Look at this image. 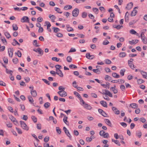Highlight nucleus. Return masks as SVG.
<instances>
[{
    "instance_id": "obj_1",
    "label": "nucleus",
    "mask_w": 147,
    "mask_h": 147,
    "mask_svg": "<svg viewBox=\"0 0 147 147\" xmlns=\"http://www.w3.org/2000/svg\"><path fill=\"white\" fill-rule=\"evenodd\" d=\"M140 36L143 43L144 44H146L147 43V39L144 36V32H141Z\"/></svg>"
},
{
    "instance_id": "obj_2",
    "label": "nucleus",
    "mask_w": 147,
    "mask_h": 147,
    "mask_svg": "<svg viewBox=\"0 0 147 147\" xmlns=\"http://www.w3.org/2000/svg\"><path fill=\"white\" fill-rule=\"evenodd\" d=\"M79 12V10L78 8H75L72 12L73 16L75 17H77L78 15Z\"/></svg>"
},
{
    "instance_id": "obj_3",
    "label": "nucleus",
    "mask_w": 147,
    "mask_h": 147,
    "mask_svg": "<svg viewBox=\"0 0 147 147\" xmlns=\"http://www.w3.org/2000/svg\"><path fill=\"white\" fill-rule=\"evenodd\" d=\"M104 91L105 92V93H102L100 91H99V92L101 94H105L106 95H107L109 96L112 97H113V95L110 92V91L108 90H105Z\"/></svg>"
},
{
    "instance_id": "obj_4",
    "label": "nucleus",
    "mask_w": 147,
    "mask_h": 147,
    "mask_svg": "<svg viewBox=\"0 0 147 147\" xmlns=\"http://www.w3.org/2000/svg\"><path fill=\"white\" fill-rule=\"evenodd\" d=\"M20 124L21 125V127L24 129L28 130V129H27L26 127L27 125L26 123L23 121H20Z\"/></svg>"
},
{
    "instance_id": "obj_5",
    "label": "nucleus",
    "mask_w": 147,
    "mask_h": 147,
    "mask_svg": "<svg viewBox=\"0 0 147 147\" xmlns=\"http://www.w3.org/2000/svg\"><path fill=\"white\" fill-rule=\"evenodd\" d=\"M21 22H28L29 23V19L27 16H24L21 20Z\"/></svg>"
},
{
    "instance_id": "obj_6",
    "label": "nucleus",
    "mask_w": 147,
    "mask_h": 147,
    "mask_svg": "<svg viewBox=\"0 0 147 147\" xmlns=\"http://www.w3.org/2000/svg\"><path fill=\"white\" fill-rule=\"evenodd\" d=\"M63 129L65 133L69 137V138L71 139V136L69 132V131L67 129V128L65 127H63Z\"/></svg>"
},
{
    "instance_id": "obj_7",
    "label": "nucleus",
    "mask_w": 147,
    "mask_h": 147,
    "mask_svg": "<svg viewBox=\"0 0 147 147\" xmlns=\"http://www.w3.org/2000/svg\"><path fill=\"white\" fill-rule=\"evenodd\" d=\"M57 93L61 97H65L67 96V92L65 91L61 92V91H58Z\"/></svg>"
},
{
    "instance_id": "obj_8",
    "label": "nucleus",
    "mask_w": 147,
    "mask_h": 147,
    "mask_svg": "<svg viewBox=\"0 0 147 147\" xmlns=\"http://www.w3.org/2000/svg\"><path fill=\"white\" fill-rule=\"evenodd\" d=\"M113 83H117L119 82V84H123L125 82V80H113L111 81Z\"/></svg>"
},
{
    "instance_id": "obj_9",
    "label": "nucleus",
    "mask_w": 147,
    "mask_h": 147,
    "mask_svg": "<svg viewBox=\"0 0 147 147\" xmlns=\"http://www.w3.org/2000/svg\"><path fill=\"white\" fill-rule=\"evenodd\" d=\"M138 8V7H135L134 8V10L131 11V16H135L136 15L137 13V11L135 9Z\"/></svg>"
},
{
    "instance_id": "obj_10",
    "label": "nucleus",
    "mask_w": 147,
    "mask_h": 147,
    "mask_svg": "<svg viewBox=\"0 0 147 147\" xmlns=\"http://www.w3.org/2000/svg\"><path fill=\"white\" fill-rule=\"evenodd\" d=\"M94 55H90L89 53H87L86 54V57L88 59H92L94 58Z\"/></svg>"
},
{
    "instance_id": "obj_11",
    "label": "nucleus",
    "mask_w": 147,
    "mask_h": 147,
    "mask_svg": "<svg viewBox=\"0 0 147 147\" xmlns=\"http://www.w3.org/2000/svg\"><path fill=\"white\" fill-rule=\"evenodd\" d=\"M112 110L115 114L118 115L119 114L120 111L117 110L116 107H112Z\"/></svg>"
},
{
    "instance_id": "obj_12",
    "label": "nucleus",
    "mask_w": 147,
    "mask_h": 147,
    "mask_svg": "<svg viewBox=\"0 0 147 147\" xmlns=\"http://www.w3.org/2000/svg\"><path fill=\"white\" fill-rule=\"evenodd\" d=\"M9 118L13 122H16L17 123H18L17 120L12 115H11L10 116H9Z\"/></svg>"
},
{
    "instance_id": "obj_13",
    "label": "nucleus",
    "mask_w": 147,
    "mask_h": 147,
    "mask_svg": "<svg viewBox=\"0 0 147 147\" xmlns=\"http://www.w3.org/2000/svg\"><path fill=\"white\" fill-rule=\"evenodd\" d=\"M13 49L12 48H10L9 49L8 53L10 57H12L13 55Z\"/></svg>"
},
{
    "instance_id": "obj_14",
    "label": "nucleus",
    "mask_w": 147,
    "mask_h": 147,
    "mask_svg": "<svg viewBox=\"0 0 147 147\" xmlns=\"http://www.w3.org/2000/svg\"><path fill=\"white\" fill-rule=\"evenodd\" d=\"M56 74L59 75V76L61 77H63V73H62L61 70L60 69L59 70L56 71Z\"/></svg>"
},
{
    "instance_id": "obj_15",
    "label": "nucleus",
    "mask_w": 147,
    "mask_h": 147,
    "mask_svg": "<svg viewBox=\"0 0 147 147\" xmlns=\"http://www.w3.org/2000/svg\"><path fill=\"white\" fill-rule=\"evenodd\" d=\"M133 5V3L132 2L129 3L127 4V6L126 7V8L129 10L132 8Z\"/></svg>"
},
{
    "instance_id": "obj_16",
    "label": "nucleus",
    "mask_w": 147,
    "mask_h": 147,
    "mask_svg": "<svg viewBox=\"0 0 147 147\" xmlns=\"http://www.w3.org/2000/svg\"><path fill=\"white\" fill-rule=\"evenodd\" d=\"M132 108L137 109L138 107V105L136 103H132L129 106Z\"/></svg>"
},
{
    "instance_id": "obj_17",
    "label": "nucleus",
    "mask_w": 147,
    "mask_h": 147,
    "mask_svg": "<svg viewBox=\"0 0 147 147\" xmlns=\"http://www.w3.org/2000/svg\"><path fill=\"white\" fill-rule=\"evenodd\" d=\"M30 93L33 97H36L37 96V93L36 90H33L32 89L31 90Z\"/></svg>"
},
{
    "instance_id": "obj_18",
    "label": "nucleus",
    "mask_w": 147,
    "mask_h": 147,
    "mask_svg": "<svg viewBox=\"0 0 147 147\" xmlns=\"http://www.w3.org/2000/svg\"><path fill=\"white\" fill-rule=\"evenodd\" d=\"M100 104L104 107H107V103L105 101L101 100L100 101Z\"/></svg>"
},
{
    "instance_id": "obj_19",
    "label": "nucleus",
    "mask_w": 147,
    "mask_h": 147,
    "mask_svg": "<svg viewBox=\"0 0 147 147\" xmlns=\"http://www.w3.org/2000/svg\"><path fill=\"white\" fill-rule=\"evenodd\" d=\"M105 123L109 126L111 127V123L110 121L108 119H104Z\"/></svg>"
},
{
    "instance_id": "obj_20",
    "label": "nucleus",
    "mask_w": 147,
    "mask_h": 147,
    "mask_svg": "<svg viewBox=\"0 0 147 147\" xmlns=\"http://www.w3.org/2000/svg\"><path fill=\"white\" fill-rule=\"evenodd\" d=\"M127 54L125 52H120L119 54V57L121 58H123L126 56Z\"/></svg>"
},
{
    "instance_id": "obj_21",
    "label": "nucleus",
    "mask_w": 147,
    "mask_h": 147,
    "mask_svg": "<svg viewBox=\"0 0 147 147\" xmlns=\"http://www.w3.org/2000/svg\"><path fill=\"white\" fill-rule=\"evenodd\" d=\"M141 73L143 78L147 79V73L143 71H141Z\"/></svg>"
},
{
    "instance_id": "obj_22",
    "label": "nucleus",
    "mask_w": 147,
    "mask_h": 147,
    "mask_svg": "<svg viewBox=\"0 0 147 147\" xmlns=\"http://www.w3.org/2000/svg\"><path fill=\"white\" fill-rule=\"evenodd\" d=\"M72 7L70 5H67L65 6L64 7V9L65 10H67L71 9Z\"/></svg>"
},
{
    "instance_id": "obj_23",
    "label": "nucleus",
    "mask_w": 147,
    "mask_h": 147,
    "mask_svg": "<svg viewBox=\"0 0 147 147\" xmlns=\"http://www.w3.org/2000/svg\"><path fill=\"white\" fill-rule=\"evenodd\" d=\"M101 85L104 88H109V85H110V83L109 82H106V84H101Z\"/></svg>"
},
{
    "instance_id": "obj_24",
    "label": "nucleus",
    "mask_w": 147,
    "mask_h": 147,
    "mask_svg": "<svg viewBox=\"0 0 147 147\" xmlns=\"http://www.w3.org/2000/svg\"><path fill=\"white\" fill-rule=\"evenodd\" d=\"M4 33L7 38H9L11 37V35H10V34L7 32H4Z\"/></svg>"
},
{
    "instance_id": "obj_25",
    "label": "nucleus",
    "mask_w": 147,
    "mask_h": 147,
    "mask_svg": "<svg viewBox=\"0 0 147 147\" xmlns=\"http://www.w3.org/2000/svg\"><path fill=\"white\" fill-rule=\"evenodd\" d=\"M84 107L85 108L88 110H91L92 108V107L90 105L86 103L85 104Z\"/></svg>"
},
{
    "instance_id": "obj_26",
    "label": "nucleus",
    "mask_w": 147,
    "mask_h": 147,
    "mask_svg": "<svg viewBox=\"0 0 147 147\" xmlns=\"http://www.w3.org/2000/svg\"><path fill=\"white\" fill-rule=\"evenodd\" d=\"M115 86H114V87H111L110 89L112 90V91L114 94H116L117 92V90L115 88Z\"/></svg>"
},
{
    "instance_id": "obj_27",
    "label": "nucleus",
    "mask_w": 147,
    "mask_h": 147,
    "mask_svg": "<svg viewBox=\"0 0 147 147\" xmlns=\"http://www.w3.org/2000/svg\"><path fill=\"white\" fill-rule=\"evenodd\" d=\"M67 117L66 116V115H65L64 116V118L63 119V122L67 125H68V122L67 121Z\"/></svg>"
},
{
    "instance_id": "obj_28",
    "label": "nucleus",
    "mask_w": 147,
    "mask_h": 147,
    "mask_svg": "<svg viewBox=\"0 0 147 147\" xmlns=\"http://www.w3.org/2000/svg\"><path fill=\"white\" fill-rule=\"evenodd\" d=\"M105 79L106 81H109L112 80V78L110 76L108 75H106L105 76Z\"/></svg>"
},
{
    "instance_id": "obj_29",
    "label": "nucleus",
    "mask_w": 147,
    "mask_h": 147,
    "mask_svg": "<svg viewBox=\"0 0 147 147\" xmlns=\"http://www.w3.org/2000/svg\"><path fill=\"white\" fill-rule=\"evenodd\" d=\"M13 30L14 31L17 30L18 29L17 25L16 24H13L12 25Z\"/></svg>"
},
{
    "instance_id": "obj_30",
    "label": "nucleus",
    "mask_w": 147,
    "mask_h": 147,
    "mask_svg": "<svg viewBox=\"0 0 147 147\" xmlns=\"http://www.w3.org/2000/svg\"><path fill=\"white\" fill-rule=\"evenodd\" d=\"M6 72L7 73L10 74L11 76H12V73L13 72V71L11 70H10L7 69V68H6Z\"/></svg>"
},
{
    "instance_id": "obj_31",
    "label": "nucleus",
    "mask_w": 147,
    "mask_h": 147,
    "mask_svg": "<svg viewBox=\"0 0 147 147\" xmlns=\"http://www.w3.org/2000/svg\"><path fill=\"white\" fill-rule=\"evenodd\" d=\"M37 52L39 54L42 55L43 53V51L40 48H38L37 49Z\"/></svg>"
},
{
    "instance_id": "obj_32",
    "label": "nucleus",
    "mask_w": 147,
    "mask_h": 147,
    "mask_svg": "<svg viewBox=\"0 0 147 147\" xmlns=\"http://www.w3.org/2000/svg\"><path fill=\"white\" fill-rule=\"evenodd\" d=\"M129 32L132 34H136V35H138V33L134 29H131L129 31Z\"/></svg>"
},
{
    "instance_id": "obj_33",
    "label": "nucleus",
    "mask_w": 147,
    "mask_h": 147,
    "mask_svg": "<svg viewBox=\"0 0 147 147\" xmlns=\"http://www.w3.org/2000/svg\"><path fill=\"white\" fill-rule=\"evenodd\" d=\"M93 72L95 73L98 74H99L101 73L100 71L98 69H93L92 70Z\"/></svg>"
},
{
    "instance_id": "obj_34",
    "label": "nucleus",
    "mask_w": 147,
    "mask_h": 147,
    "mask_svg": "<svg viewBox=\"0 0 147 147\" xmlns=\"http://www.w3.org/2000/svg\"><path fill=\"white\" fill-rule=\"evenodd\" d=\"M28 98L29 101L31 104L33 103L34 100L32 97L31 96H28Z\"/></svg>"
},
{
    "instance_id": "obj_35",
    "label": "nucleus",
    "mask_w": 147,
    "mask_h": 147,
    "mask_svg": "<svg viewBox=\"0 0 147 147\" xmlns=\"http://www.w3.org/2000/svg\"><path fill=\"white\" fill-rule=\"evenodd\" d=\"M125 71V69H123L121 70L120 73L121 76H123L124 75V72Z\"/></svg>"
},
{
    "instance_id": "obj_36",
    "label": "nucleus",
    "mask_w": 147,
    "mask_h": 147,
    "mask_svg": "<svg viewBox=\"0 0 147 147\" xmlns=\"http://www.w3.org/2000/svg\"><path fill=\"white\" fill-rule=\"evenodd\" d=\"M113 28H116L117 30L120 29L121 27H123V26H120L119 25L116 26V25H113Z\"/></svg>"
},
{
    "instance_id": "obj_37",
    "label": "nucleus",
    "mask_w": 147,
    "mask_h": 147,
    "mask_svg": "<svg viewBox=\"0 0 147 147\" xmlns=\"http://www.w3.org/2000/svg\"><path fill=\"white\" fill-rule=\"evenodd\" d=\"M128 65L129 67L133 69H134V68H135V67H134V65L132 63H128Z\"/></svg>"
},
{
    "instance_id": "obj_38",
    "label": "nucleus",
    "mask_w": 147,
    "mask_h": 147,
    "mask_svg": "<svg viewBox=\"0 0 147 147\" xmlns=\"http://www.w3.org/2000/svg\"><path fill=\"white\" fill-rule=\"evenodd\" d=\"M112 76L113 77L117 78H118L120 77V76L116 73H112Z\"/></svg>"
},
{
    "instance_id": "obj_39",
    "label": "nucleus",
    "mask_w": 147,
    "mask_h": 147,
    "mask_svg": "<svg viewBox=\"0 0 147 147\" xmlns=\"http://www.w3.org/2000/svg\"><path fill=\"white\" fill-rule=\"evenodd\" d=\"M50 104L49 102H47L45 103L44 105V107H45V108H48L50 106Z\"/></svg>"
},
{
    "instance_id": "obj_40",
    "label": "nucleus",
    "mask_w": 147,
    "mask_h": 147,
    "mask_svg": "<svg viewBox=\"0 0 147 147\" xmlns=\"http://www.w3.org/2000/svg\"><path fill=\"white\" fill-rule=\"evenodd\" d=\"M67 61L68 62H71V61L72 58L70 56H68L66 59Z\"/></svg>"
},
{
    "instance_id": "obj_41",
    "label": "nucleus",
    "mask_w": 147,
    "mask_h": 147,
    "mask_svg": "<svg viewBox=\"0 0 147 147\" xmlns=\"http://www.w3.org/2000/svg\"><path fill=\"white\" fill-rule=\"evenodd\" d=\"M136 134L137 135V136L138 137V138H140L142 136V132H141L140 131H138L136 133Z\"/></svg>"
},
{
    "instance_id": "obj_42",
    "label": "nucleus",
    "mask_w": 147,
    "mask_h": 147,
    "mask_svg": "<svg viewBox=\"0 0 147 147\" xmlns=\"http://www.w3.org/2000/svg\"><path fill=\"white\" fill-rule=\"evenodd\" d=\"M12 61L14 63L16 64L18 62V59L17 58H14L12 59Z\"/></svg>"
},
{
    "instance_id": "obj_43",
    "label": "nucleus",
    "mask_w": 147,
    "mask_h": 147,
    "mask_svg": "<svg viewBox=\"0 0 147 147\" xmlns=\"http://www.w3.org/2000/svg\"><path fill=\"white\" fill-rule=\"evenodd\" d=\"M87 13L85 12H84L82 13V17L83 18H85L87 17Z\"/></svg>"
},
{
    "instance_id": "obj_44",
    "label": "nucleus",
    "mask_w": 147,
    "mask_h": 147,
    "mask_svg": "<svg viewBox=\"0 0 147 147\" xmlns=\"http://www.w3.org/2000/svg\"><path fill=\"white\" fill-rule=\"evenodd\" d=\"M52 29L53 30L54 32L55 33L59 32L60 30L59 29L57 28L53 27Z\"/></svg>"
},
{
    "instance_id": "obj_45",
    "label": "nucleus",
    "mask_w": 147,
    "mask_h": 147,
    "mask_svg": "<svg viewBox=\"0 0 147 147\" xmlns=\"http://www.w3.org/2000/svg\"><path fill=\"white\" fill-rule=\"evenodd\" d=\"M31 118L34 123H36L37 121L36 118L34 116H31Z\"/></svg>"
},
{
    "instance_id": "obj_46",
    "label": "nucleus",
    "mask_w": 147,
    "mask_h": 147,
    "mask_svg": "<svg viewBox=\"0 0 147 147\" xmlns=\"http://www.w3.org/2000/svg\"><path fill=\"white\" fill-rule=\"evenodd\" d=\"M45 24L47 25V28L48 29L51 26V24L49 22L46 21Z\"/></svg>"
},
{
    "instance_id": "obj_47",
    "label": "nucleus",
    "mask_w": 147,
    "mask_h": 147,
    "mask_svg": "<svg viewBox=\"0 0 147 147\" xmlns=\"http://www.w3.org/2000/svg\"><path fill=\"white\" fill-rule=\"evenodd\" d=\"M13 40L15 42V44H14V43H12V45H13V46H15L16 45H17L19 46L20 45V43H19L15 39H14Z\"/></svg>"
},
{
    "instance_id": "obj_48",
    "label": "nucleus",
    "mask_w": 147,
    "mask_h": 147,
    "mask_svg": "<svg viewBox=\"0 0 147 147\" xmlns=\"http://www.w3.org/2000/svg\"><path fill=\"white\" fill-rule=\"evenodd\" d=\"M58 89L59 90H60L59 91H61V92L65 91L64 90H65V88H64L62 86H59L58 88Z\"/></svg>"
},
{
    "instance_id": "obj_49",
    "label": "nucleus",
    "mask_w": 147,
    "mask_h": 147,
    "mask_svg": "<svg viewBox=\"0 0 147 147\" xmlns=\"http://www.w3.org/2000/svg\"><path fill=\"white\" fill-rule=\"evenodd\" d=\"M33 45L36 47H38L39 46L37 45V41L36 40H34L33 42Z\"/></svg>"
},
{
    "instance_id": "obj_50",
    "label": "nucleus",
    "mask_w": 147,
    "mask_h": 147,
    "mask_svg": "<svg viewBox=\"0 0 147 147\" xmlns=\"http://www.w3.org/2000/svg\"><path fill=\"white\" fill-rule=\"evenodd\" d=\"M93 11L96 13L97 14L98 11V8H93Z\"/></svg>"
},
{
    "instance_id": "obj_51",
    "label": "nucleus",
    "mask_w": 147,
    "mask_h": 147,
    "mask_svg": "<svg viewBox=\"0 0 147 147\" xmlns=\"http://www.w3.org/2000/svg\"><path fill=\"white\" fill-rule=\"evenodd\" d=\"M60 110L62 111H64L65 112L67 115H68L69 113H70L71 111V110L70 109H69L67 110L64 111L63 109H60Z\"/></svg>"
},
{
    "instance_id": "obj_52",
    "label": "nucleus",
    "mask_w": 147,
    "mask_h": 147,
    "mask_svg": "<svg viewBox=\"0 0 147 147\" xmlns=\"http://www.w3.org/2000/svg\"><path fill=\"white\" fill-rule=\"evenodd\" d=\"M43 146L44 147H53V146L52 145H51L50 146L49 144L47 143H44Z\"/></svg>"
},
{
    "instance_id": "obj_53",
    "label": "nucleus",
    "mask_w": 147,
    "mask_h": 147,
    "mask_svg": "<svg viewBox=\"0 0 147 147\" xmlns=\"http://www.w3.org/2000/svg\"><path fill=\"white\" fill-rule=\"evenodd\" d=\"M144 82V81L141 79H139L137 80V82L139 84H141Z\"/></svg>"
},
{
    "instance_id": "obj_54",
    "label": "nucleus",
    "mask_w": 147,
    "mask_h": 147,
    "mask_svg": "<svg viewBox=\"0 0 147 147\" xmlns=\"http://www.w3.org/2000/svg\"><path fill=\"white\" fill-rule=\"evenodd\" d=\"M55 68H56V70H58L57 69H59L61 68V66L59 65H57L55 66Z\"/></svg>"
},
{
    "instance_id": "obj_55",
    "label": "nucleus",
    "mask_w": 147,
    "mask_h": 147,
    "mask_svg": "<svg viewBox=\"0 0 147 147\" xmlns=\"http://www.w3.org/2000/svg\"><path fill=\"white\" fill-rule=\"evenodd\" d=\"M50 19H51L53 22H54V20L55 19V16L54 15H52L51 16L49 17Z\"/></svg>"
},
{
    "instance_id": "obj_56",
    "label": "nucleus",
    "mask_w": 147,
    "mask_h": 147,
    "mask_svg": "<svg viewBox=\"0 0 147 147\" xmlns=\"http://www.w3.org/2000/svg\"><path fill=\"white\" fill-rule=\"evenodd\" d=\"M56 128L57 132L59 134H60L61 133V129L58 127H56Z\"/></svg>"
},
{
    "instance_id": "obj_57",
    "label": "nucleus",
    "mask_w": 147,
    "mask_h": 147,
    "mask_svg": "<svg viewBox=\"0 0 147 147\" xmlns=\"http://www.w3.org/2000/svg\"><path fill=\"white\" fill-rule=\"evenodd\" d=\"M16 129L18 134H21L22 133V132L21 129L17 127L16 128Z\"/></svg>"
},
{
    "instance_id": "obj_58",
    "label": "nucleus",
    "mask_w": 147,
    "mask_h": 147,
    "mask_svg": "<svg viewBox=\"0 0 147 147\" xmlns=\"http://www.w3.org/2000/svg\"><path fill=\"white\" fill-rule=\"evenodd\" d=\"M42 80L43 82H44L45 83L47 84H48V85H50V82L49 81H47V80L44 79H42Z\"/></svg>"
},
{
    "instance_id": "obj_59",
    "label": "nucleus",
    "mask_w": 147,
    "mask_h": 147,
    "mask_svg": "<svg viewBox=\"0 0 147 147\" xmlns=\"http://www.w3.org/2000/svg\"><path fill=\"white\" fill-rule=\"evenodd\" d=\"M76 35L79 37L81 38H84L85 37V35L83 34H77Z\"/></svg>"
},
{
    "instance_id": "obj_60",
    "label": "nucleus",
    "mask_w": 147,
    "mask_h": 147,
    "mask_svg": "<svg viewBox=\"0 0 147 147\" xmlns=\"http://www.w3.org/2000/svg\"><path fill=\"white\" fill-rule=\"evenodd\" d=\"M74 94L78 98H79L81 96L79 94V93L76 91H74Z\"/></svg>"
},
{
    "instance_id": "obj_61",
    "label": "nucleus",
    "mask_w": 147,
    "mask_h": 147,
    "mask_svg": "<svg viewBox=\"0 0 147 147\" xmlns=\"http://www.w3.org/2000/svg\"><path fill=\"white\" fill-rule=\"evenodd\" d=\"M3 59L4 63L6 64L8 63V60L7 58L4 57L3 58Z\"/></svg>"
},
{
    "instance_id": "obj_62",
    "label": "nucleus",
    "mask_w": 147,
    "mask_h": 147,
    "mask_svg": "<svg viewBox=\"0 0 147 147\" xmlns=\"http://www.w3.org/2000/svg\"><path fill=\"white\" fill-rule=\"evenodd\" d=\"M49 137L46 136L44 138V141L45 142H48L49 141Z\"/></svg>"
},
{
    "instance_id": "obj_63",
    "label": "nucleus",
    "mask_w": 147,
    "mask_h": 147,
    "mask_svg": "<svg viewBox=\"0 0 147 147\" xmlns=\"http://www.w3.org/2000/svg\"><path fill=\"white\" fill-rule=\"evenodd\" d=\"M105 63L106 64H109L111 63V61L109 59H106L105 60Z\"/></svg>"
},
{
    "instance_id": "obj_64",
    "label": "nucleus",
    "mask_w": 147,
    "mask_h": 147,
    "mask_svg": "<svg viewBox=\"0 0 147 147\" xmlns=\"http://www.w3.org/2000/svg\"><path fill=\"white\" fill-rule=\"evenodd\" d=\"M73 86L75 88H77L78 85L76 84V81H74L72 83Z\"/></svg>"
}]
</instances>
